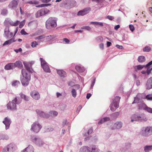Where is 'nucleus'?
<instances>
[{
    "instance_id": "ddd939ff",
    "label": "nucleus",
    "mask_w": 152,
    "mask_h": 152,
    "mask_svg": "<svg viewBox=\"0 0 152 152\" xmlns=\"http://www.w3.org/2000/svg\"><path fill=\"white\" fill-rule=\"evenodd\" d=\"M123 123L121 121H117L111 127L112 130L119 129L122 127Z\"/></svg>"
},
{
    "instance_id": "a18cd8bd",
    "label": "nucleus",
    "mask_w": 152,
    "mask_h": 152,
    "mask_svg": "<svg viewBox=\"0 0 152 152\" xmlns=\"http://www.w3.org/2000/svg\"><path fill=\"white\" fill-rule=\"evenodd\" d=\"M71 93L72 96L74 98H75L76 96L77 92L76 90L74 89H73L71 91Z\"/></svg>"
},
{
    "instance_id": "6ab92c4d",
    "label": "nucleus",
    "mask_w": 152,
    "mask_h": 152,
    "mask_svg": "<svg viewBox=\"0 0 152 152\" xmlns=\"http://www.w3.org/2000/svg\"><path fill=\"white\" fill-rule=\"evenodd\" d=\"M18 4V3L17 1L15 0H13L10 3L8 7L12 10H15L17 8Z\"/></svg>"
},
{
    "instance_id": "473e14b6",
    "label": "nucleus",
    "mask_w": 152,
    "mask_h": 152,
    "mask_svg": "<svg viewBox=\"0 0 152 152\" xmlns=\"http://www.w3.org/2000/svg\"><path fill=\"white\" fill-rule=\"evenodd\" d=\"M144 149L145 152H149L152 150V145H146L144 147Z\"/></svg>"
},
{
    "instance_id": "bb28decb",
    "label": "nucleus",
    "mask_w": 152,
    "mask_h": 152,
    "mask_svg": "<svg viewBox=\"0 0 152 152\" xmlns=\"http://www.w3.org/2000/svg\"><path fill=\"white\" fill-rule=\"evenodd\" d=\"M75 69L77 71L79 72H83L85 70V68L79 65H77L75 66Z\"/></svg>"
},
{
    "instance_id": "7c9ffc66",
    "label": "nucleus",
    "mask_w": 152,
    "mask_h": 152,
    "mask_svg": "<svg viewBox=\"0 0 152 152\" xmlns=\"http://www.w3.org/2000/svg\"><path fill=\"white\" fill-rule=\"evenodd\" d=\"M19 95L21 99H23L25 101H28L29 100V97L23 94L22 93H20L19 94Z\"/></svg>"
},
{
    "instance_id": "e433bc0d",
    "label": "nucleus",
    "mask_w": 152,
    "mask_h": 152,
    "mask_svg": "<svg viewBox=\"0 0 152 152\" xmlns=\"http://www.w3.org/2000/svg\"><path fill=\"white\" fill-rule=\"evenodd\" d=\"M110 120V118L109 117H105L103 119H101L98 122V124H102L104 122L109 121Z\"/></svg>"
},
{
    "instance_id": "13d9d810",
    "label": "nucleus",
    "mask_w": 152,
    "mask_h": 152,
    "mask_svg": "<svg viewBox=\"0 0 152 152\" xmlns=\"http://www.w3.org/2000/svg\"><path fill=\"white\" fill-rule=\"evenodd\" d=\"M44 35H41L38 37H36L35 38L36 39L40 40L42 39L43 38L45 37Z\"/></svg>"
},
{
    "instance_id": "aec40b11",
    "label": "nucleus",
    "mask_w": 152,
    "mask_h": 152,
    "mask_svg": "<svg viewBox=\"0 0 152 152\" xmlns=\"http://www.w3.org/2000/svg\"><path fill=\"white\" fill-rule=\"evenodd\" d=\"M146 86L147 89L152 88V77L148 79L146 84Z\"/></svg>"
},
{
    "instance_id": "8fccbe9b",
    "label": "nucleus",
    "mask_w": 152,
    "mask_h": 152,
    "mask_svg": "<svg viewBox=\"0 0 152 152\" xmlns=\"http://www.w3.org/2000/svg\"><path fill=\"white\" fill-rule=\"evenodd\" d=\"M19 25V27L20 28H21L24 26L25 24V20H23L21 22H20Z\"/></svg>"
},
{
    "instance_id": "09e8293b",
    "label": "nucleus",
    "mask_w": 152,
    "mask_h": 152,
    "mask_svg": "<svg viewBox=\"0 0 152 152\" xmlns=\"http://www.w3.org/2000/svg\"><path fill=\"white\" fill-rule=\"evenodd\" d=\"M50 114L51 115L53 116H56L58 114V112L55 111H50Z\"/></svg>"
},
{
    "instance_id": "0eeeda50",
    "label": "nucleus",
    "mask_w": 152,
    "mask_h": 152,
    "mask_svg": "<svg viewBox=\"0 0 152 152\" xmlns=\"http://www.w3.org/2000/svg\"><path fill=\"white\" fill-rule=\"evenodd\" d=\"M17 149V146L15 144L10 143L3 148L2 152H13Z\"/></svg>"
},
{
    "instance_id": "de8ad7c7",
    "label": "nucleus",
    "mask_w": 152,
    "mask_h": 152,
    "mask_svg": "<svg viewBox=\"0 0 152 152\" xmlns=\"http://www.w3.org/2000/svg\"><path fill=\"white\" fill-rule=\"evenodd\" d=\"M147 69L146 72L148 75L150 73L151 71L152 70V68H151L150 67H145Z\"/></svg>"
},
{
    "instance_id": "864d4df0",
    "label": "nucleus",
    "mask_w": 152,
    "mask_h": 152,
    "mask_svg": "<svg viewBox=\"0 0 152 152\" xmlns=\"http://www.w3.org/2000/svg\"><path fill=\"white\" fill-rule=\"evenodd\" d=\"M146 97L148 100H152V95L148 94L146 95Z\"/></svg>"
},
{
    "instance_id": "c9c22d12",
    "label": "nucleus",
    "mask_w": 152,
    "mask_h": 152,
    "mask_svg": "<svg viewBox=\"0 0 152 152\" xmlns=\"http://www.w3.org/2000/svg\"><path fill=\"white\" fill-rule=\"evenodd\" d=\"M119 115V112H116L114 113L111 115V118L112 119H116Z\"/></svg>"
},
{
    "instance_id": "ea45409f",
    "label": "nucleus",
    "mask_w": 152,
    "mask_h": 152,
    "mask_svg": "<svg viewBox=\"0 0 152 152\" xmlns=\"http://www.w3.org/2000/svg\"><path fill=\"white\" fill-rule=\"evenodd\" d=\"M93 131V129L92 128H91L90 129L87 131V132L83 134L84 136H87L89 135L90 134H91Z\"/></svg>"
},
{
    "instance_id": "39448f33",
    "label": "nucleus",
    "mask_w": 152,
    "mask_h": 152,
    "mask_svg": "<svg viewBox=\"0 0 152 152\" xmlns=\"http://www.w3.org/2000/svg\"><path fill=\"white\" fill-rule=\"evenodd\" d=\"M140 133L144 137H147L152 134V126L144 127L141 129Z\"/></svg>"
},
{
    "instance_id": "a19ab883",
    "label": "nucleus",
    "mask_w": 152,
    "mask_h": 152,
    "mask_svg": "<svg viewBox=\"0 0 152 152\" xmlns=\"http://www.w3.org/2000/svg\"><path fill=\"white\" fill-rule=\"evenodd\" d=\"M8 13V10L6 9H3L1 10V14L3 16H5Z\"/></svg>"
},
{
    "instance_id": "680f3d73",
    "label": "nucleus",
    "mask_w": 152,
    "mask_h": 152,
    "mask_svg": "<svg viewBox=\"0 0 152 152\" xmlns=\"http://www.w3.org/2000/svg\"><path fill=\"white\" fill-rule=\"evenodd\" d=\"M14 51L16 53H18L19 52H22V49L21 48H20L18 49H14Z\"/></svg>"
},
{
    "instance_id": "f704fd0d",
    "label": "nucleus",
    "mask_w": 152,
    "mask_h": 152,
    "mask_svg": "<svg viewBox=\"0 0 152 152\" xmlns=\"http://www.w3.org/2000/svg\"><path fill=\"white\" fill-rule=\"evenodd\" d=\"M137 61L140 63H142L145 61V58L144 56H140L138 58Z\"/></svg>"
},
{
    "instance_id": "338daca9",
    "label": "nucleus",
    "mask_w": 152,
    "mask_h": 152,
    "mask_svg": "<svg viewBox=\"0 0 152 152\" xmlns=\"http://www.w3.org/2000/svg\"><path fill=\"white\" fill-rule=\"evenodd\" d=\"M67 124V121L66 120H64L63 121V122H62V125L64 127V126L65 125H66Z\"/></svg>"
},
{
    "instance_id": "bf43d9fd",
    "label": "nucleus",
    "mask_w": 152,
    "mask_h": 152,
    "mask_svg": "<svg viewBox=\"0 0 152 152\" xmlns=\"http://www.w3.org/2000/svg\"><path fill=\"white\" fill-rule=\"evenodd\" d=\"M20 33L22 35H26L28 34L25 31L24 29L21 30Z\"/></svg>"
},
{
    "instance_id": "4468645a",
    "label": "nucleus",
    "mask_w": 152,
    "mask_h": 152,
    "mask_svg": "<svg viewBox=\"0 0 152 152\" xmlns=\"http://www.w3.org/2000/svg\"><path fill=\"white\" fill-rule=\"evenodd\" d=\"M11 119L7 117H5L3 121V123L5 125V129L7 130L9 129L11 123Z\"/></svg>"
},
{
    "instance_id": "2eb2a0df",
    "label": "nucleus",
    "mask_w": 152,
    "mask_h": 152,
    "mask_svg": "<svg viewBox=\"0 0 152 152\" xmlns=\"http://www.w3.org/2000/svg\"><path fill=\"white\" fill-rule=\"evenodd\" d=\"M90 10L91 8L90 7L85 8L83 10L79 11L77 13V15L78 16L84 15L89 13Z\"/></svg>"
},
{
    "instance_id": "0e129e2a",
    "label": "nucleus",
    "mask_w": 152,
    "mask_h": 152,
    "mask_svg": "<svg viewBox=\"0 0 152 152\" xmlns=\"http://www.w3.org/2000/svg\"><path fill=\"white\" fill-rule=\"evenodd\" d=\"M82 106L81 105H80L77 108L76 110V112L77 113H79L80 110L82 109Z\"/></svg>"
},
{
    "instance_id": "f257e3e1",
    "label": "nucleus",
    "mask_w": 152,
    "mask_h": 152,
    "mask_svg": "<svg viewBox=\"0 0 152 152\" xmlns=\"http://www.w3.org/2000/svg\"><path fill=\"white\" fill-rule=\"evenodd\" d=\"M29 72H28L25 69H22L21 70L22 76L20 77V81L22 84L26 87L28 85L31 80V74Z\"/></svg>"
},
{
    "instance_id": "f3484780",
    "label": "nucleus",
    "mask_w": 152,
    "mask_h": 152,
    "mask_svg": "<svg viewBox=\"0 0 152 152\" xmlns=\"http://www.w3.org/2000/svg\"><path fill=\"white\" fill-rule=\"evenodd\" d=\"M34 62H31L30 63H27L25 61L23 62V64L24 65L25 67L26 68V70L28 72L32 73V71L33 69L32 68L31 66L33 64Z\"/></svg>"
},
{
    "instance_id": "c756f323",
    "label": "nucleus",
    "mask_w": 152,
    "mask_h": 152,
    "mask_svg": "<svg viewBox=\"0 0 152 152\" xmlns=\"http://www.w3.org/2000/svg\"><path fill=\"white\" fill-rule=\"evenodd\" d=\"M91 152H102L96 145H93L91 148Z\"/></svg>"
},
{
    "instance_id": "f03ea898",
    "label": "nucleus",
    "mask_w": 152,
    "mask_h": 152,
    "mask_svg": "<svg viewBox=\"0 0 152 152\" xmlns=\"http://www.w3.org/2000/svg\"><path fill=\"white\" fill-rule=\"evenodd\" d=\"M22 101L21 99L18 96H16L12 102H9L7 105L8 110H14L16 109V104H19Z\"/></svg>"
},
{
    "instance_id": "72a5a7b5",
    "label": "nucleus",
    "mask_w": 152,
    "mask_h": 152,
    "mask_svg": "<svg viewBox=\"0 0 152 152\" xmlns=\"http://www.w3.org/2000/svg\"><path fill=\"white\" fill-rule=\"evenodd\" d=\"M56 37V35H52L46 36L45 39L48 41H49L55 39Z\"/></svg>"
},
{
    "instance_id": "4be33fe9",
    "label": "nucleus",
    "mask_w": 152,
    "mask_h": 152,
    "mask_svg": "<svg viewBox=\"0 0 152 152\" xmlns=\"http://www.w3.org/2000/svg\"><path fill=\"white\" fill-rule=\"evenodd\" d=\"M14 64V63H8L5 66L4 69L7 70L13 69L15 68Z\"/></svg>"
},
{
    "instance_id": "49530a36",
    "label": "nucleus",
    "mask_w": 152,
    "mask_h": 152,
    "mask_svg": "<svg viewBox=\"0 0 152 152\" xmlns=\"http://www.w3.org/2000/svg\"><path fill=\"white\" fill-rule=\"evenodd\" d=\"M139 95V96L141 98L142 100V99H146V95L145 93H143L142 94H138Z\"/></svg>"
},
{
    "instance_id": "e2e57ef3",
    "label": "nucleus",
    "mask_w": 152,
    "mask_h": 152,
    "mask_svg": "<svg viewBox=\"0 0 152 152\" xmlns=\"http://www.w3.org/2000/svg\"><path fill=\"white\" fill-rule=\"evenodd\" d=\"M107 18L109 20H112L113 19H114V18L113 16L110 15H108L107 16Z\"/></svg>"
},
{
    "instance_id": "f8f14e48",
    "label": "nucleus",
    "mask_w": 152,
    "mask_h": 152,
    "mask_svg": "<svg viewBox=\"0 0 152 152\" xmlns=\"http://www.w3.org/2000/svg\"><path fill=\"white\" fill-rule=\"evenodd\" d=\"M49 12V10L47 9H42L37 11L35 14V16L36 18H39L41 16L45 15Z\"/></svg>"
},
{
    "instance_id": "a211bd4d",
    "label": "nucleus",
    "mask_w": 152,
    "mask_h": 152,
    "mask_svg": "<svg viewBox=\"0 0 152 152\" xmlns=\"http://www.w3.org/2000/svg\"><path fill=\"white\" fill-rule=\"evenodd\" d=\"M30 95L35 100H37L40 98L39 94L36 91H33L31 92Z\"/></svg>"
},
{
    "instance_id": "5701e85b",
    "label": "nucleus",
    "mask_w": 152,
    "mask_h": 152,
    "mask_svg": "<svg viewBox=\"0 0 152 152\" xmlns=\"http://www.w3.org/2000/svg\"><path fill=\"white\" fill-rule=\"evenodd\" d=\"M57 73L61 77H64L66 76V72L63 70H57Z\"/></svg>"
},
{
    "instance_id": "5fc2aeb1",
    "label": "nucleus",
    "mask_w": 152,
    "mask_h": 152,
    "mask_svg": "<svg viewBox=\"0 0 152 152\" xmlns=\"http://www.w3.org/2000/svg\"><path fill=\"white\" fill-rule=\"evenodd\" d=\"M38 45V43L36 41H34L32 42L31 44V46L33 48L36 47Z\"/></svg>"
},
{
    "instance_id": "a878e982",
    "label": "nucleus",
    "mask_w": 152,
    "mask_h": 152,
    "mask_svg": "<svg viewBox=\"0 0 152 152\" xmlns=\"http://www.w3.org/2000/svg\"><path fill=\"white\" fill-rule=\"evenodd\" d=\"M9 33L10 31L9 30V28H6L4 30V36L7 39H9Z\"/></svg>"
},
{
    "instance_id": "dca6fc26",
    "label": "nucleus",
    "mask_w": 152,
    "mask_h": 152,
    "mask_svg": "<svg viewBox=\"0 0 152 152\" xmlns=\"http://www.w3.org/2000/svg\"><path fill=\"white\" fill-rule=\"evenodd\" d=\"M36 111L37 115L40 117L47 118L50 117L49 114L45 113L44 112L39 110H37Z\"/></svg>"
},
{
    "instance_id": "4c0bfd02",
    "label": "nucleus",
    "mask_w": 152,
    "mask_h": 152,
    "mask_svg": "<svg viewBox=\"0 0 152 152\" xmlns=\"http://www.w3.org/2000/svg\"><path fill=\"white\" fill-rule=\"evenodd\" d=\"M20 84V82L17 80L14 81L12 83V85L15 88L17 87Z\"/></svg>"
},
{
    "instance_id": "c85d7f7f",
    "label": "nucleus",
    "mask_w": 152,
    "mask_h": 152,
    "mask_svg": "<svg viewBox=\"0 0 152 152\" xmlns=\"http://www.w3.org/2000/svg\"><path fill=\"white\" fill-rule=\"evenodd\" d=\"M134 101L132 103V104L136 103H139V102L142 100L141 98L139 96V95L138 94L137 95V96L134 98Z\"/></svg>"
},
{
    "instance_id": "7ed1b4c3",
    "label": "nucleus",
    "mask_w": 152,
    "mask_h": 152,
    "mask_svg": "<svg viewBox=\"0 0 152 152\" xmlns=\"http://www.w3.org/2000/svg\"><path fill=\"white\" fill-rule=\"evenodd\" d=\"M148 120V118L143 113L141 114H134L131 118L130 122L133 123L134 121H146Z\"/></svg>"
},
{
    "instance_id": "9d476101",
    "label": "nucleus",
    "mask_w": 152,
    "mask_h": 152,
    "mask_svg": "<svg viewBox=\"0 0 152 152\" xmlns=\"http://www.w3.org/2000/svg\"><path fill=\"white\" fill-rule=\"evenodd\" d=\"M42 67L44 71L46 72H50V70L48 63L42 58H40Z\"/></svg>"
},
{
    "instance_id": "6e6552de",
    "label": "nucleus",
    "mask_w": 152,
    "mask_h": 152,
    "mask_svg": "<svg viewBox=\"0 0 152 152\" xmlns=\"http://www.w3.org/2000/svg\"><path fill=\"white\" fill-rule=\"evenodd\" d=\"M31 140L36 145L41 147L45 144L44 142L39 137L37 136H33L31 137Z\"/></svg>"
},
{
    "instance_id": "2f4dec72",
    "label": "nucleus",
    "mask_w": 152,
    "mask_h": 152,
    "mask_svg": "<svg viewBox=\"0 0 152 152\" xmlns=\"http://www.w3.org/2000/svg\"><path fill=\"white\" fill-rule=\"evenodd\" d=\"M14 64H15V68L17 67L19 68H21L23 66L22 63L20 61H16L14 63Z\"/></svg>"
},
{
    "instance_id": "4d7b16f0",
    "label": "nucleus",
    "mask_w": 152,
    "mask_h": 152,
    "mask_svg": "<svg viewBox=\"0 0 152 152\" xmlns=\"http://www.w3.org/2000/svg\"><path fill=\"white\" fill-rule=\"evenodd\" d=\"M129 28H130V29L132 31H133L134 30V26L132 24L129 25Z\"/></svg>"
},
{
    "instance_id": "58836bf2",
    "label": "nucleus",
    "mask_w": 152,
    "mask_h": 152,
    "mask_svg": "<svg viewBox=\"0 0 152 152\" xmlns=\"http://www.w3.org/2000/svg\"><path fill=\"white\" fill-rule=\"evenodd\" d=\"M145 67V65H138L136 66L135 68V70L136 71H137L138 70H140L142 69L143 68Z\"/></svg>"
},
{
    "instance_id": "b1692460",
    "label": "nucleus",
    "mask_w": 152,
    "mask_h": 152,
    "mask_svg": "<svg viewBox=\"0 0 152 152\" xmlns=\"http://www.w3.org/2000/svg\"><path fill=\"white\" fill-rule=\"evenodd\" d=\"M80 152H91V148L87 146L82 147L80 150Z\"/></svg>"
},
{
    "instance_id": "20e7f679",
    "label": "nucleus",
    "mask_w": 152,
    "mask_h": 152,
    "mask_svg": "<svg viewBox=\"0 0 152 152\" xmlns=\"http://www.w3.org/2000/svg\"><path fill=\"white\" fill-rule=\"evenodd\" d=\"M56 26V20L55 18L50 17L46 22L45 26L48 29H50Z\"/></svg>"
},
{
    "instance_id": "412c9836",
    "label": "nucleus",
    "mask_w": 152,
    "mask_h": 152,
    "mask_svg": "<svg viewBox=\"0 0 152 152\" xmlns=\"http://www.w3.org/2000/svg\"><path fill=\"white\" fill-rule=\"evenodd\" d=\"M21 152H34V149L32 145H29Z\"/></svg>"
},
{
    "instance_id": "79ce46f5",
    "label": "nucleus",
    "mask_w": 152,
    "mask_h": 152,
    "mask_svg": "<svg viewBox=\"0 0 152 152\" xmlns=\"http://www.w3.org/2000/svg\"><path fill=\"white\" fill-rule=\"evenodd\" d=\"M26 3H27L29 4H38V1H28L26 2Z\"/></svg>"
},
{
    "instance_id": "9b49d317",
    "label": "nucleus",
    "mask_w": 152,
    "mask_h": 152,
    "mask_svg": "<svg viewBox=\"0 0 152 152\" xmlns=\"http://www.w3.org/2000/svg\"><path fill=\"white\" fill-rule=\"evenodd\" d=\"M20 23V21L17 20L15 22H14L10 18H7L5 19L4 22V25L6 26H8V24L12 26H17Z\"/></svg>"
},
{
    "instance_id": "393cba45",
    "label": "nucleus",
    "mask_w": 152,
    "mask_h": 152,
    "mask_svg": "<svg viewBox=\"0 0 152 152\" xmlns=\"http://www.w3.org/2000/svg\"><path fill=\"white\" fill-rule=\"evenodd\" d=\"M147 106L143 102H140L138 104V109L140 110H145Z\"/></svg>"
},
{
    "instance_id": "6e6d98bb",
    "label": "nucleus",
    "mask_w": 152,
    "mask_h": 152,
    "mask_svg": "<svg viewBox=\"0 0 152 152\" xmlns=\"http://www.w3.org/2000/svg\"><path fill=\"white\" fill-rule=\"evenodd\" d=\"M10 45L13 42H15L16 41V40L14 39V38L13 37L9 40H8Z\"/></svg>"
},
{
    "instance_id": "69168bd1",
    "label": "nucleus",
    "mask_w": 152,
    "mask_h": 152,
    "mask_svg": "<svg viewBox=\"0 0 152 152\" xmlns=\"http://www.w3.org/2000/svg\"><path fill=\"white\" fill-rule=\"evenodd\" d=\"M97 40L99 42H102L103 40V38L102 37H99L97 38Z\"/></svg>"
},
{
    "instance_id": "c03bdc74",
    "label": "nucleus",
    "mask_w": 152,
    "mask_h": 152,
    "mask_svg": "<svg viewBox=\"0 0 152 152\" xmlns=\"http://www.w3.org/2000/svg\"><path fill=\"white\" fill-rule=\"evenodd\" d=\"M51 5V4H41L40 5L36 6V7H47L48 6H50Z\"/></svg>"
},
{
    "instance_id": "423d86ee",
    "label": "nucleus",
    "mask_w": 152,
    "mask_h": 152,
    "mask_svg": "<svg viewBox=\"0 0 152 152\" xmlns=\"http://www.w3.org/2000/svg\"><path fill=\"white\" fill-rule=\"evenodd\" d=\"M120 98V97L116 96L113 100L110 106V109L112 111H115L119 107Z\"/></svg>"
},
{
    "instance_id": "3c124183",
    "label": "nucleus",
    "mask_w": 152,
    "mask_h": 152,
    "mask_svg": "<svg viewBox=\"0 0 152 152\" xmlns=\"http://www.w3.org/2000/svg\"><path fill=\"white\" fill-rule=\"evenodd\" d=\"M123 145H121L120 146V149L122 152L125 151L126 149H127L126 147H125Z\"/></svg>"
},
{
    "instance_id": "1a4fd4ad",
    "label": "nucleus",
    "mask_w": 152,
    "mask_h": 152,
    "mask_svg": "<svg viewBox=\"0 0 152 152\" xmlns=\"http://www.w3.org/2000/svg\"><path fill=\"white\" fill-rule=\"evenodd\" d=\"M42 127L41 125L38 122H36L32 124L30 130L35 133H37L40 131Z\"/></svg>"
},
{
    "instance_id": "cd10ccee",
    "label": "nucleus",
    "mask_w": 152,
    "mask_h": 152,
    "mask_svg": "<svg viewBox=\"0 0 152 152\" xmlns=\"http://www.w3.org/2000/svg\"><path fill=\"white\" fill-rule=\"evenodd\" d=\"M9 138L8 136L6 134L2 133H0V140H7Z\"/></svg>"
},
{
    "instance_id": "052dcab7",
    "label": "nucleus",
    "mask_w": 152,
    "mask_h": 152,
    "mask_svg": "<svg viewBox=\"0 0 152 152\" xmlns=\"http://www.w3.org/2000/svg\"><path fill=\"white\" fill-rule=\"evenodd\" d=\"M40 1H41L43 3H47L50 2L52 0H39Z\"/></svg>"
},
{
    "instance_id": "603ef678",
    "label": "nucleus",
    "mask_w": 152,
    "mask_h": 152,
    "mask_svg": "<svg viewBox=\"0 0 152 152\" xmlns=\"http://www.w3.org/2000/svg\"><path fill=\"white\" fill-rule=\"evenodd\" d=\"M145 111L150 113H152V108L148 107L147 106L146 107Z\"/></svg>"
},
{
    "instance_id": "774afa93",
    "label": "nucleus",
    "mask_w": 152,
    "mask_h": 152,
    "mask_svg": "<svg viewBox=\"0 0 152 152\" xmlns=\"http://www.w3.org/2000/svg\"><path fill=\"white\" fill-rule=\"evenodd\" d=\"M152 64V61L148 63L146 65H145V67L148 66L150 67V66Z\"/></svg>"
},
{
    "instance_id": "37998d69",
    "label": "nucleus",
    "mask_w": 152,
    "mask_h": 152,
    "mask_svg": "<svg viewBox=\"0 0 152 152\" xmlns=\"http://www.w3.org/2000/svg\"><path fill=\"white\" fill-rule=\"evenodd\" d=\"M151 48L150 47L146 46L143 48V50L144 52H148L151 51Z\"/></svg>"
}]
</instances>
